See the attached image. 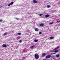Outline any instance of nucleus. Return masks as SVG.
<instances>
[{
    "label": "nucleus",
    "mask_w": 60,
    "mask_h": 60,
    "mask_svg": "<svg viewBox=\"0 0 60 60\" xmlns=\"http://www.w3.org/2000/svg\"><path fill=\"white\" fill-rule=\"evenodd\" d=\"M51 55H48L46 56V59L49 58L51 57Z\"/></svg>",
    "instance_id": "obj_2"
},
{
    "label": "nucleus",
    "mask_w": 60,
    "mask_h": 60,
    "mask_svg": "<svg viewBox=\"0 0 60 60\" xmlns=\"http://www.w3.org/2000/svg\"><path fill=\"white\" fill-rule=\"evenodd\" d=\"M18 34L19 35H21V33H18Z\"/></svg>",
    "instance_id": "obj_22"
},
{
    "label": "nucleus",
    "mask_w": 60,
    "mask_h": 60,
    "mask_svg": "<svg viewBox=\"0 0 60 60\" xmlns=\"http://www.w3.org/2000/svg\"><path fill=\"white\" fill-rule=\"evenodd\" d=\"M19 38H20L19 37H17V39H19Z\"/></svg>",
    "instance_id": "obj_28"
},
{
    "label": "nucleus",
    "mask_w": 60,
    "mask_h": 60,
    "mask_svg": "<svg viewBox=\"0 0 60 60\" xmlns=\"http://www.w3.org/2000/svg\"><path fill=\"white\" fill-rule=\"evenodd\" d=\"M55 51V50H50V52H53V51Z\"/></svg>",
    "instance_id": "obj_17"
},
{
    "label": "nucleus",
    "mask_w": 60,
    "mask_h": 60,
    "mask_svg": "<svg viewBox=\"0 0 60 60\" xmlns=\"http://www.w3.org/2000/svg\"><path fill=\"white\" fill-rule=\"evenodd\" d=\"M35 56L36 59H38V58H39V55H38V54H35Z\"/></svg>",
    "instance_id": "obj_1"
},
{
    "label": "nucleus",
    "mask_w": 60,
    "mask_h": 60,
    "mask_svg": "<svg viewBox=\"0 0 60 60\" xmlns=\"http://www.w3.org/2000/svg\"><path fill=\"white\" fill-rule=\"evenodd\" d=\"M22 42V41L21 40H20L19 41V42L20 43L21 42Z\"/></svg>",
    "instance_id": "obj_30"
},
{
    "label": "nucleus",
    "mask_w": 60,
    "mask_h": 60,
    "mask_svg": "<svg viewBox=\"0 0 60 60\" xmlns=\"http://www.w3.org/2000/svg\"><path fill=\"white\" fill-rule=\"evenodd\" d=\"M49 15H45V17L47 18H48V17H49Z\"/></svg>",
    "instance_id": "obj_9"
},
{
    "label": "nucleus",
    "mask_w": 60,
    "mask_h": 60,
    "mask_svg": "<svg viewBox=\"0 0 60 60\" xmlns=\"http://www.w3.org/2000/svg\"><path fill=\"white\" fill-rule=\"evenodd\" d=\"M60 22V21H57V23H59V22Z\"/></svg>",
    "instance_id": "obj_24"
},
{
    "label": "nucleus",
    "mask_w": 60,
    "mask_h": 60,
    "mask_svg": "<svg viewBox=\"0 0 60 60\" xmlns=\"http://www.w3.org/2000/svg\"><path fill=\"white\" fill-rule=\"evenodd\" d=\"M50 5H47V8H50Z\"/></svg>",
    "instance_id": "obj_13"
},
{
    "label": "nucleus",
    "mask_w": 60,
    "mask_h": 60,
    "mask_svg": "<svg viewBox=\"0 0 60 60\" xmlns=\"http://www.w3.org/2000/svg\"><path fill=\"white\" fill-rule=\"evenodd\" d=\"M56 54V53H51V55H53V54Z\"/></svg>",
    "instance_id": "obj_18"
},
{
    "label": "nucleus",
    "mask_w": 60,
    "mask_h": 60,
    "mask_svg": "<svg viewBox=\"0 0 60 60\" xmlns=\"http://www.w3.org/2000/svg\"><path fill=\"white\" fill-rule=\"evenodd\" d=\"M2 46L3 47H5V48H6L7 47V45H6L5 44H3L2 45Z\"/></svg>",
    "instance_id": "obj_3"
},
{
    "label": "nucleus",
    "mask_w": 60,
    "mask_h": 60,
    "mask_svg": "<svg viewBox=\"0 0 60 60\" xmlns=\"http://www.w3.org/2000/svg\"><path fill=\"white\" fill-rule=\"evenodd\" d=\"M40 25L41 26H44V24L43 23H41L40 24Z\"/></svg>",
    "instance_id": "obj_7"
},
{
    "label": "nucleus",
    "mask_w": 60,
    "mask_h": 60,
    "mask_svg": "<svg viewBox=\"0 0 60 60\" xmlns=\"http://www.w3.org/2000/svg\"><path fill=\"white\" fill-rule=\"evenodd\" d=\"M26 34H27L26 33Z\"/></svg>",
    "instance_id": "obj_33"
},
{
    "label": "nucleus",
    "mask_w": 60,
    "mask_h": 60,
    "mask_svg": "<svg viewBox=\"0 0 60 60\" xmlns=\"http://www.w3.org/2000/svg\"><path fill=\"white\" fill-rule=\"evenodd\" d=\"M46 54L45 53H44L42 55V56L43 57H44V56H46Z\"/></svg>",
    "instance_id": "obj_5"
},
{
    "label": "nucleus",
    "mask_w": 60,
    "mask_h": 60,
    "mask_svg": "<svg viewBox=\"0 0 60 60\" xmlns=\"http://www.w3.org/2000/svg\"><path fill=\"white\" fill-rule=\"evenodd\" d=\"M49 25H52V24H53V22H51L49 23Z\"/></svg>",
    "instance_id": "obj_20"
},
{
    "label": "nucleus",
    "mask_w": 60,
    "mask_h": 60,
    "mask_svg": "<svg viewBox=\"0 0 60 60\" xmlns=\"http://www.w3.org/2000/svg\"><path fill=\"white\" fill-rule=\"evenodd\" d=\"M34 42H37V41H38V40H36V39H35L34 40Z\"/></svg>",
    "instance_id": "obj_12"
},
{
    "label": "nucleus",
    "mask_w": 60,
    "mask_h": 60,
    "mask_svg": "<svg viewBox=\"0 0 60 60\" xmlns=\"http://www.w3.org/2000/svg\"><path fill=\"white\" fill-rule=\"evenodd\" d=\"M58 29V27H57V29Z\"/></svg>",
    "instance_id": "obj_32"
},
{
    "label": "nucleus",
    "mask_w": 60,
    "mask_h": 60,
    "mask_svg": "<svg viewBox=\"0 0 60 60\" xmlns=\"http://www.w3.org/2000/svg\"><path fill=\"white\" fill-rule=\"evenodd\" d=\"M58 48H59V47H57L55 49H54V51H55V50H57V49H58Z\"/></svg>",
    "instance_id": "obj_10"
},
{
    "label": "nucleus",
    "mask_w": 60,
    "mask_h": 60,
    "mask_svg": "<svg viewBox=\"0 0 60 60\" xmlns=\"http://www.w3.org/2000/svg\"><path fill=\"white\" fill-rule=\"evenodd\" d=\"M31 49H33L34 47V46H31Z\"/></svg>",
    "instance_id": "obj_16"
},
{
    "label": "nucleus",
    "mask_w": 60,
    "mask_h": 60,
    "mask_svg": "<svg viewBox=\"0 0 60 60\" xmlns=\"http://www.w3.org/2000/svg\"><path fill=\"white\" fill-rule=\"evenodd\" d=\"M10 4H11V5H12V4H13V2H11V3H10Z\"/></svg>",
    "instance_id": "obj_19"
},
{
    "label": "nucleus",
    "mask_w": 60,
    "mask_h": 60,
    "mask_svg": "<svg viewBox=\"0 0 60 60\" xmlns=\"http://www.w3.org/2000/svg\"><path fill=\"white\" fill-rule=\"evenodd\" d=\"M60 55L59 54H57L56 56V57H59V56Z\"/></svg>",
    "instance_id": "obj_8"
},
{
    "label": "nucleus",
    "mask_w": 60,
    "mask_h": 60,
    "mask_svg": "<svg viewBox=\"0 0 60 60\" xmlns=\"http://www.w3.org/2000/svg\"><path fill=\"white\" fill-rule=\"evenodd\" d=\"M16 19H17V20H19V19L18 18H16Z\"/></svg>",
    "instance_id": "obj_29"
},
{
    "label": "nucleus",
    "mask_w": 60,
    "mask_h": 60,
    "mask_svg": "<svg viewBox=\"0 0 60 60\" xmlns=\"http://www.w3.org/2000/svg\"><path fill=\"white\" fill-rule=\"evenodd\" d=\"M7 34V33H4V34H3V35L4 36H5Z\"/></svg>",
    "instance_id": "obj_15"
},
{
    "label": "nucleus",
    "mask_w": 60,
    "mask_h": 60,
    "mask_svg": "<svg viewBox=\"0 0 60 60\" xmlns=\"http://www.w3.org/2000/svg\"><path fill=\"white\" fill-rule=\"evenodd\" d=\"M35 31H38V28H35Z\"/></svg>",
    "instance_id": "obj_6"
},
{
    "label": "nucleus",
    "mask_w": 60,
    "mask_h": 60,
    "mask_svg": "<svg viewBox=\"0 0 60 60\" xmlns=\"http://www.w3.org/2000/svg\"><path fill=\"white\" fill-rule=\"evenodd\" d=\"M33 2L34 3H37V1L35 0H34L33 1Z\"/></svg>",
    "instance_id": "obj_4"
},
{
    "label": "nucleus",
    "mask_w": 60,
    "mask_h": 60,
    "mask_svg": "<svg viewBox=\"0 0 60 60\" xmlns=\"http://www.w3.org/2000/svg\"><path fill=\"white\" fill-rule=\"evenodd\" d=\"M54 38V37H51L49 39L50 40H52Z\"/></svg>",
    "instance_id": "obj_11"
},
{
    "label": "nucleus",
    "mask_w": 60,
    "mask_h": 60,
    "mask_svg": "<svg viewBox=\"0 0 60 60\" xmlns=\"http://www.w3.org/2000/svg\"><path fill=\"white\" fill-rule=\"evenodd\" d=\"M39 34H41V32H40L39 33Z\"/></svg>",
    "instance_id": "obj_27"
},
{
    "label": "nucleus",
    "mask_w": 60,
    "mask_h": 60,
    "mask_svg": "<svg viewBox=\"0 0 60 60\" xmlns=\"http://www.w3.org/2000/svg\"><path fill=\"white\" fill-rule=\"evenodd\" d=\"M43 14H39V16H41V15H42Z\"/></svg>",
    "instance_id": "obj_21"
},
{
    "label": "nucleus",
    "mask_w": 60,
    "mask_h": 60,
    "mask_svg": "<svg viewBox=\"0 0 60 60\" xmlns=\"http://www.w3.org/2000/svg\"><path fill=\"white\" fill-rule=\"evenodd\" d=\"M11 5V4H10L8 5V6H10Z\"/></svg>",
    "instance_id": "obj_26"
},
{
    "label": "nucleus",
    "mask_w": 60,
    "mask_h": 60,
    "mask_svg": "<svg viewBox=\"0 0 60 60\" xmlns=\"http://www.w3.org/2000/svg\"><path fill=\"white\" fill-rule=\"evenodd\" d=\"M2 7H3L2 6H1V7H0V8H2Z\"/></svg>",
    "instance_id": "obj_31"
},
{
    "label": "nucleus",
    "mask_w": 60,
    "mask_h": 60,
    "mask_svg": "<svg viewBox=\"0 0 60 60\" xmlns=\"http://www.w3.org/2000/svg\"><path fill=\"white\" fill-rule=\"evenodd\" d=\"M55 52H58V50H55Z\"/></svg>",
    "instance_id": "obj_23"
},
{
    "label": "nucleus",
    "mask_w": 60,
    "mask_h": 60,
    "mask_svg": "<svg viewBox=\"0 0 60 60\" xmlns=\"http://www.w3.org/2000/svg\"><path fill=\"white\" fill-rule=\"evenodd\" d=\"M55 55H53L51 57H52V58H55Z\"/></svg>",
    "instance_id": "obj_14"
},
{
    "label": "nucleus",
    "mask_w": 60,
    "mask_h": 60,
    "mask_svg": "<svg viewBox=\"0 0 60 60\" xmlns=\"http://www.w3.org/2000/svg\"><path fill=\"white\" fill-rule=\"evenodd\" d=\"M3 21V20L2 19H0V22H1Z\"/></svg>",
    "instance_id": "obj_25"
}]
</instances>
